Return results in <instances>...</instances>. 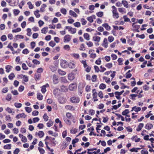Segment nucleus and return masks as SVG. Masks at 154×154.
Returning a JSON list of instances; mask_svg holds the SVG:
<instances>
[{
	"mask_svg": "<svg viewBox=\"0 0 154 154\" xmlns=\"http://www.w3.org/2000/svg\"><path fill=\"white\" fill-rule=\"evenodd\" d=\"M112 17L114 18L118 19L119 17V14L117 12V9L114 6L112 7Z\"/></svg>",
	"mask_w": 154,
	"mask_h": 154,
	"instance_id": "1",
	"label": "nucleus"
},
{
	"mask_svg": "<svg viewBox=\"0 0 154 154\" xmlns=\"http://www.w3.org/2000/svg\"><path fill=\"white\" fill-rule=\"evenodd\" d=\"M6 1L9 4V5L14 6L18 4L19 0H6Z\"/></svg>",
	"mask_w": 154,
	"mask_h": 154,
	"instance_id": "2",
	"label": "nucleus"
},
{
	"mask_svg": "<svg viewBox=\"0 0 154 154\" xmlns=\"http://www.w3.org/2000/svg\"><path fill=\"white\" fill-rule=\"evenodd\" d=\"M70 100L71 102L73 103H77L79 102L80 99L78 97L73 96L70 98Z\"/></svg>",
	"mask_w": 154,
	"mask_h": 154,
	"instance_id": "3",
	"label": "nucleus"
},
{
	"mask_svg": "<svg viewBox=\"0 0 154 154\" xmlns=\"http://www.w3.org/2000/svg\"><path fill=\"white\" fill-rule=\"evenodd\" d=\"M124 92V90H122L120 92L118 91L115 92L114 94L116 95V98L118 100H121V97L119 96L121 95Z\"/></svg>",
	"mask_w": 154,
	"mask_h": 154,
	"instance_id": "4",
	"label": "nucleus"
},
{
	"mask_svg": "<svg viewBox=\"0 0 154 154\" xmlns=\"http://www.w3.org/2000/svg\"><path fill=\"white\" fill-rule=\"evenodd\" d=\"M77 86L75 83H72L69 85V88L70 91H73L76 88Z\"/></svg>",
	"mask_w": 154,
	"mask_h": 154,
	"instance_id": "5",
	"label": "nucleus"
},
{
	"mask_svg": "<svg viewBox=\"0 0 154 154\" xmlns=\"http://www.w3.org/2000/svg\"><path fill=\"white\" fill-rule=\"evenodd\" d=\"M49 87V85L47 83L45 85H44L41 87V91L44 94L46 91V88H48Z\"/></svg>",
	"mask_w": 154,
	"mask_h": 154,
	"instance_id": "6",
	"label": "nucleus"
},
{
	"mask_svg": "<svg viewBox=\"0 0 154 154\" xmlns=\"http://www.w3.org/2000/svg\"><path fill=\"white\" fill-rule=\"evenodd\" d=\"M88 150L87 153L88 154H97V152L96 151H94L93 152H91V151H93L94 150H96L97 149L96 148H92V149H87Z\"/></svg>",
	"mask_w": 154,
	"mask_h": 154,
	"instance_id": "7",
	"label": "nucleus"
},
{
	"mask_svg": "<svg viewBox=\"0 0 154 154\" xmlns=\"http://www.w3.org/2000/svg\"><path fill=\"white\" fill-rule=\"evenodd\" d=\"M96 19V16L95 15H92L88 17L87 18V19L88 21L90 23H92L93 22V19Z\"/></svg>",
	"mask_w": 154,
	"mask_h": 154,
	"instance_id": "8",
	"label": "nucleus"
},
{
	"mask_svg": "<svg viewBox=\"0 0 154 154\" xmlns=\"http://www.w3.org/2000/svg\"><path fill=\"white\" fill-rule=\"evenodd\" d=\"M135 23H133L132 24V26L133 28H134V30L137 32H139L140 31L138 30V29L140 27V26L135 24Z\"/></svg>",
	"mask_w": 154,
	"mask_h": 154,
	"instance_id": "9",
	"label": "nucleus"
},
{
	"mask_svg": "<svg viewBox=\"0 0 154 154\" xmlns=\"http://www.w3.org/2000/svg\"><path fill=\"white\" fill-rule=\"evenodd\" d=\"M26 116L25 115L24 113H20L17 115L16 116V118L17 119H19L20 118H25L26 117Z\"/></svg>",
	"mask_w": 154,
	"mask_h": 154,
	"instance_id": "10",
	"label": "nucleus"
},
{
	"mask_svg": "<svg viewBox=\"0 0 154 154\" xmlns=\"http://www.w3.org/2000/svg\"><path fill=\"white\" fill-rule=\"evenodd\" d=\"M153 127L152 125L150 123H147L145 126V128L147 130H150Z\"/></svg>",
	"mask_w": 154,
	"mask_h": 154,
	"instance_id": "11",
	"label": "nucleus"
},
{
	"mask_svg": "<svg viewBox=\"0 0 154 154\" xmlns=\"http://www.w3.org/2000/svg\"><path fill=\"white\" fill-rule=\"evenodd\" d=\"M19 76L21 78H23V80L25 82H27L28 81L29 79L27 76L21 74L19 75Z\"/></svg>",
	"mask_w": 154,
	"mask_h": 154,
	"instance_id": "12",
	"label": "nucleus"
},
{
	"mask_svg": "<svg viewBox=\"0 0 154 154\" xmlns=\"http://www.w3.org/2000/svg\"><path fill=\"white\" fill-rule=\"evenodd\" d=\"M60 91V90H59L58 88H55L53 90V94L55 96H58L59 95Z\"/></svg>",
	"mask_w": 154,
	"mask_h": 154,
	"instance_id": "13",
	"label": "nucleus"
},
{
	"mask_svg": "<svg viewBox=\"0 0 154 154\" xmlns=\"http://www.w3.org/2000/svg\"><path fill=\"white\" fill-rule=\"evenodd\" d=\"M53 82L54 84H57L58 82V77L55 75H54L53 76Z\"/></svg>",
	"mask_w": 154,
	"mask_h": 154,
	"instance_id": "14",
	"label": "nucleus"
},
{
	"mask_svg": "<svg viewBox=\"0 0 154 154\" xmlns=\"http://www.w3.org/2000/svg\"><path fill=\"white\" fill-rule=\"evenodd\" d=\"M58 101L61 104L63 103L66 101V99L63 97H60L58 99Z\"/></svg>",
	"mask_w": 154,
	"mask_h": 154,
	"instance_id": "15",
	"label": "nucleus"
},
{
	"mask_svg": "<svg viewBox=\"0 0 154 154\" xmlns=\"http://www.w3.org/2000/svg\"><path fill=\"white\" fill-rule=\"evenodd\" d=\"M71 39L70 35H66L64 37V42H69L70 40Z\"/></svg>",
	"mask_w": 154,
	"mask_h": 154,
	"instance_id": "16",
	"label": "nucleus"
},
{
	"mask_svg": "<svg viewBox=\"0 0 154 154\" xmlns=\"http://www.w3.org/2000/svg\"><path fill=\"white\" fill-rule=\"evenodd\" d=\"M131 139L133 140H134V141L136 142H139L140 140V138H137V135L133 136Z\"/></svg>",
	"mask_w": 154,
	"mask_h": 154,
	"instance_id": "17",
	"label": "nucleus"
},
{
	"mask_svg": "<svg viewBox=\"0 0 154 154\" xmlns=\"http://www.w3.org/2000/svg\"><path fill=\"white\" fill-rule=\"evenodd\" d=\"M143 126L144 124L143 123H140L136 129V131H139L141 130L142 128L143 127Z\"/></svg>",
	"mask_w": 154,
	"mask_h": 154,
	"instance_id": "18",
	"label": "nucleus"
},
{
	"mask_svg": "<svg viewBox=\"0 0 154 154\" xmlns=\"http://www.w3.org/2000/svg\"><path fill=\"white\" fill-rule=\"evenodd\" d=\"M65 108L68 110H75V109L72 106L70 105H66L65 106Z\"/></svg>",
	"mask_w": 154,
	"mask_h": 154,
	"instance_id": "19",
	"label": "nucleus"
},
{
	"mask_svg": "<svg viewBox=\"0 0 154 154\" xmlns=\"http://www.w3.org/2000/svg\"><path fill=\"white\" fill-rule=\"evenodd\" d=\"M102 26L104 27L107 30H109L111 29V27L109 26L108 23H105L102 25Z\"/></svg>",
	"mask_w": 154,
	"mask_h": 154,
	"instance_id": "20",
	"label": "nucleus"
},
{
	"mask_svg": "<svg viewBox=\"0 0 154 154\" xmlns=\"http://www.w3.org/2000/svg\"><path fill=\"white\" fill-rule=\"evenodd\" d=\"M118 11L120 12H121L122 13H125L126 12V9L123 8H118Z\"/></svg>",
	"mask_w": 154,
	"mask_h": 154,
	"instance_id": "21",
	"label": "nucleus"
},
{
	"mask_svg": "<svg viewBox=\"0 0 154 154\" xmlns=\"http://www.w3.org/2000/svg\"><path fill=\"white\" fill-rule=\"evenodd\" d=\"M61 90L63 92H66L68 91V88L66 86L62 85L61 87Z\"/></svg>",
	"mask_w": 154,
	"mask_h": 154,
	"instance_id": "22",
	"label": "nucleus"
},
{
	"mask_svg": "<svg viewBox=\"0 0 154 154\" xmlns=\"http://www.w3.org/2000/svg\"><path fill=\"white\" fill-rule=\"evenodd\" d=\"M68 79L69 80H72L74 79L73 75L72 73H69L68 75Z\"/></svg>",
	"mask_w": 154,
	"mask_h": 154,
	"instance_id": "23",
	"label": "nucleus"
},
{
	"mask_svg": "<svg viewBox=\"0 0 154 154\" xmlns=\"http://www.w3.org/2000/svg\"><path fill=\"white\" fill-rule=\"evenodd\" d=\"M67 62L65 60H62V62L60 63L61 66L63 68H66V66L65 64H67Z\"/></svg>",
	"mask_w": 154,
	"mask_h": 154,
	"instance_id": "24",
	"label": "nucleus"
},
{
	"mask_svg": "<svg viewBox=\"0 0 154 154\" xmlns=\"http://www.w3.org/2000/svg\"><path fill=\"white\" fill-rule=\"evenodd\" d=\"M122 4L126 8H128V2L126 0H122Z\"/></svg>",
	"mask_w": 154,
	"mask_h": 154,
	"instance_id": "25",
	"label": "nucleus"
},
{
	"mask_svg": "<svg viewBox=\"0 0 154 154\" xmlns=\"http://www.w3.org/2000/svg\"><path fill=\"white\" fill-rule=\"evenodd\" d=\"M37 98L39 100H42L43 99V96L41 93H38L37 94Z\"/></svg>",
	"mask_w": 154,
	"mask_h": 154,
	"instance_id": "26",
	"label": "nucleus"
},
{
	"mask_svg": "<svg viewBox=\"0 0 154 154\" xmlns=\"http://www.w3.org/2000/svg\"><path fill=\"white\" fill-rule=\"evenodd\" d=\"M84 37L85 39L87 40H89L90 39V36L87 33H85L84 34Z\"/></svg>",
	"mask_w": 154,
	"mask_h": 154,
	"instance_id": "27",
	"label": "nucleus"
},
{
	"mask_svg": "<svg viewBox=\"0 0 154 154\" xmlns=\"http://www.w3.org/2000/svg\"><path fill=\"white\" fill-rule=\"evenodd\" d=\"M11 144H8L4 146V148L5 149H11Z\"/></svg>",
	"mask_w": 154,
	"mask_h": 154,
	"instance_id": "28",
	"label": "nucleus"
},
{
	"mask_svg": "<svg viewBox=\"0 0 154 154\" xmlns=\"http://www.w3.org/2000/svg\"><path fill=\"white\" fill-rule=\"evenodd\" d=\"M69 13L70 15L75 17H77V14L73 11L72 10H70L69 11Z\"/></svg>",
	"mask_w": 154,
	"mask_h": 154,
	"instance_id": "29",
	"label": "nucleus"
},
{
	"mask_svg": "<svg viewBox=\"0 0 154 154\" xmlns=\"http://www.w3.org/2000/svg\"><path fill=\"white\" fill-rule=\"evenodd\" d=\"M128 43L131 45H133L135 44V42L133 41L131 39H129L127 41Z\"/></svg>",
	"mask_w": 154,
	"mask_h": 154,
	"instance_id": "30",
	"label": "nucleus"
},
{
	"mask_svg": "<svg viewBox=\"0 0 154 154\" xmlns=\"http://www.w3.org/2000/svg\"><path fill=\"white\" fill-rule=\"evenodd\" d=\"M12 67V66L10 65H7L5 67V68L6 69V71L7 72H9L11 68Z\"/></svg>",
	"mask_w": 154,
	"mask_h": 154,
	"instance_id": "31",
	"label": "nucleus"
},
{
	"mask_svg": "<svg viewBox=\"0 0 154 154\" xmlns=\"http://www.w3.org/2000/svg\"><path fill=\"white\" fill-rule=\"evenodd\" d=\"M47 5L45 4H44L41 6V7L40 8V11L41 12H43L45 11V8L46 7Z\"/></svg>",
	"mask_w": 154,
	"mask_h": 154,
	"instance_id": "32",
	"label": "nucleus"
},
{
	"mask_svg": "<svg viewBox=\"0 0 154 154\" xmlns=\"http://www.w3.org/2000/svg\"><path fill=\"white\" fill-rule=\"evenodd\" d=\"M93 39L94 41L98 42H99L100 39V37L99 36H94L93 37Z\"/></svg>",
	"mask_w": 154,
	"mask_h": 154,
	"instance_id": "33",
	"label": "nucleus"
},
{
	"mask_svg": "<svg viewBox=\"0 0 154 154\" xmlns=\"http://www.w3.org/2000/svg\"><path fill=\"white\" fill-rule=\"evenodd\" d=\"M39 11V10H37L34 12V14L37 18H38L40 17V15L38 13Z\"/></svg>",
	"mask_w": 154,
	"mask_h": 154,
	"instance_id": "34",
	"label": "nucleus"
},
{
	"mask_svg": "<svg viewBox=\"0 0 154 154\" xmlns=\"http://www.w3.org/2000/svg\"><path fill=\"white\" fill-rule=\"evenodd\" d=\"M106 85L103 83H101L99 86V88L103 90L106 88Z\"/></svg>",
	"mask_w": 154,
	"mask_h": 154,
	"instance_id": "35",
	"label": "nucleus"
},
{
	"mask_svg": "<svg viewBox=\"0 0 154 154\" xmlns=\"http://www.w3.org/2000/svg\"><path fill=\"white\" fill-rule=\"evenodd\" d=\"M38 135L39 137L41 138L43 137L44 134L43 131H40L38 133Z\"/></svg>",
	"mask_w": 154,
	"mask_h": 154,
	"instance_id": "36",
	"label": "nucleus"
},
{
	"mask_svg": "<svg viewBox=\"0 0 154 154\" xmlns=\"http://www.w3.org/2000/svg\"><path fill=\"white\" fill-rule=\"evenodd\" d=\"M130 96L131 97L130 98L133 100L134 101L136 100L135 97L137 96V94H131L130 95Z\"/></svg>",
	"mask_w": 154,
	"mask_h": 154,
	"instance_id": "37",
	"label": "nucleus"
},
{
	"mask_svg": "<svg viewBox=\"0 0 154 154\" xmlns=\"http://www.w3.org/2000/svg\"><path fill=\"white\" fill-rule=\"evenodd\" d=\"M68 66L70 68L73 69L75 67V65L74 63L71 62L68 64Z\"/></svg>",
	"mask_w": 154,
	"mask_h": 154,
	"instance_id": "38",
	"label": "nucleus"
},
{
	"mask_svg": "<svg viewBox=\"0 0 154 154\" xmlns=\"http://www.w3.org/2000/svg\"><path fill=\"white\" fill-rule=\"evenodd\" d=\"M11 99V94H8L6 97V100L8 101H10Z\"/></svg>",
	"mask_w": 154,
	"mask_h": 154,
	"instance_id": "39",
	"label": "nucleus"
},
{
	"mask_svg": "<svg viewBox=\"0 0 154 154\" xmlns=\"http://www.w3.org/2000/svg\"><path fill=\"white\" fill-rule=\"evenodd\" d=\"M15 77V75L13 73H11L9 75L8 78L9 79L12 80Z\"/></svg>",
	"mask_w": 154,
	"mask_h": 154,
	"instance_id": "40",
	"label": "nucleus"
},
{
	"mask_svg": "<svg viewBox=\"0 0 154 154\" xmlns=\"http://www.w3.org/2000/svg\"><path fill=\"white\" fill-rule=\"evenodd\" d=\"M129 111L128 109H126L122 112V114L123 116H126L127 114L129 113Z\"/></svg>",
	"mask_w": 154,
	"mask_h": 154,
	"instance_id": "41",
	"label": "nucleus"
},
{
	"mask_svg": "<svg viewBox=\"0 0 154 154\" xmlns=\"http://www.w3.org/2000/svg\"><path fill=\"white\" fill-rule=\"evenodd\" d=\"M96 15L99 17H102L103 15V12L100 11L96 13Z\"/></svg>",
	"mask_w": 154,
	"mask_h": 154,
	"instance_id": "42",
	"label": "nucleus"
},
{
	"mask_svg": "<svg viewBox=\"0 0 154 154\" xmlns=\"http://www.w3.org/2000/svg\"><path fill=\"white\" fill-rule=\"evenodd\" d=\"M25 110L27 112L30 113L32 111V109L31 107H26L25 108Z\"/></svg>",
	"mask_w": 154,
	"mask_h": 154,
	"instance_id": "43",
	"label": "nucleus"
},
{
	"mask_svg": "<svg viewBox=\"0 0 154 154\" xmlns=\"http://www.w3.org/2000/svg\"><path fill=\"white\" fill-rule=\"evenodd\" d=\"M58 72L61 75H65L66 74V72L65 71L60 69L58 70Z\"/></svg>",
	"mask_w": 154,
	"mask_h": 154,
	"instance_id": "44",
	"label": "nucleus"
},
{
	"mask_svg": "<svg viewBox=\"0 0 154 154\" xmlns=\"http://www.w3.org/2000/svg\"><path fill=\"white\" fill-rule=\"evenodd\" d=\"M61 81L62 82L64 83H66L67 81L65 77H63L61 78Z\"/></svg>",
	"mask_w": 154,
	"mask_h": 154,
	"instance_id": "45",
	"label": "nucleus"
},
{
	"mask_svg": "<svg viewBox=\"0 0 154 154\" xmlns=\"http://www.w3.org/2000/svg\"><path fill=\"white\" fill-rule=\"evenodd\" d=\"M8 90V87H5L2 89V93H7Z\"/></svg>",
	"mask_w": 154,
	"mask_h": 154,
	"instance_id": "46",
	"label": "nucleus"
},
{
	"mask_svg": "<svg viewBox=\"0 0 154 154\" xmlns=\"http://www.w3.org/2000/svg\"><path fill=\"white\" fill-rule=\"evenodd\" d=\"M14 106L17 108H20L22 106V104L18 103H14Z\"/></svg>",
	"mask_w": 154,
	"mask_h": 154,
	"instance_id": "47",
	"label": "nucleus"
},
{
	"mask_svg": "<svg viewBox=\"0 0 154 154\" xmlns=\"http://www.w3.org/2000/svg\"><path fill=\"white\" fill-rule=\"evenodd\" d=\"M117 61L119 63V65H123V63H122V62L123 61V59L122 58H119Z\"/></svg>",
	"mask_w": 154,
	"mask_h": 154,
	"instance_id": "48",
	"label": "nucleus"
},
{
	"mask_svg": "<svg viewBox=\"0 0 154 154\" xmlns=\"http://www.w3.org/2000/svg\"><path fill=\"white\" fill-rule=\"evenodd\" d=\"M38 149L39 151L41 154H43L44 153L45 151L43 148H40V147H38Z\"/></svg>",
	"mask_w": 154,
	"mask_h": 154,
	"instance_id": "49",
	"label": "nucleus"
},
{
	"mask_svg": "<svg viewBox=\"0 0 154 154\" xmlns=\"http://www.w3.org/2000/svg\"><path fill=\"white\" fill-rule=\"evenodd\" d=\"M43 117L45 121H47L48 120L49 117L46 113L44 114L43 116Z\"/></svg>",
	"mask_w": 154,
	"mask_h": 154,
	"instance_id": "50",
	"label": "nucleus"
},
{
	"mask_svg": "<svg viewBox=\"0 0 154 154\" xmlns=\"http://www.w3.org/2000/svg\"><path fill=\"white\" fill-rule=\"evenodd\" d=\"M48 29V27H46L42 28L41 30V32L42 33L45 34L47 32V30Z\"/></svg>",
	"mask_w": 154,
	"mask_h": 154,
	"instance_id": "51",
	"label": "nucleus"
},
{
	"mask_svg": "<svg viewBox=\"0 0 154 154\" xmlns=\"http://www.w3.org/2000/svg\"><path fill=\"white\" fill-rule=\"evenodd\" d=\"M14 14L15 16H17L18 14L20 12V11L18 9H14L13 10Z\"/></svg>",
	"mask_w": 154,
	"mask_h": 154,
	"instance_id": "52",
	"label": "nucleus"
},
{
	"mask_svg": "<svg viewBox=\"0 0 154 154\" xmlns=\"http://www.w3.org/2000/svg\"><path fill=\"white\" fill-rule=\"evenodd\" d=\"M105 66L108 69H110L112 67V63H109L106 64Z\"/></svg>",
	"mask_w": 154,
	"mask_h": 154,
	"instance_id": "53",
	"label": "nucleus"
},
{
	"mask_svg": "<svg viewBox=\"0 0 154 154\" xmlns=\"http://www.w3.org/2000/svg\"><path fill=\"white\" fill-rule=\"evenodd\" d=\"M31 30L30 28H28L27 29V35L29 36H30L32 34L31 32Z\"/></svg>",
	"mask_w": 154,
	"mask_h": 154,
	"instance_id": "54",
	"label": "nucleus"
},
{
	"mask_svg": "<svg viewBox=\"0 0 154 154\" xmlns=\"http://www.w3.org/2000/svg\"><path fill=\"white\" fill-rule=\"evenodd\" d=\"M53 123L52 121L50 120L47 123V125L48 127H50L53 125Z\"/></svg>",
	"mask_w": 154,
	"mask_h": 154,
	"instance_id": "55",
	"label": "nucleus"
},
{
	"mask_svg": "<svg viewBox=\"0 0 154 154\" xmlns=\"http://www.w3.org/2000/svg\"><path fill=\"white\" fill-rule=\"evenodd\" d=\"M71 55L75 59H78L79 57V55L78 54H71Z\"/></svg>",
	"mask_w": 154,
	"mask_h": 154,
	"instance_id": "56",
	"label": "nucleus"
},
{
	"mask_svg": "<svg viewBox=\"0 0 154 154\" xmlns=\"http://www.w3.org/2000/svg\"><path fill=\"white\" fill-rule=\"evenodd\" d=\"M103 79L105 80V82L107 83H109L110 82V78H107V77L104 76L103 77Z\"/></svg>",
	"mask_w": 154,
	"mask_h": 154,
	"instance_id": "57",
	"label": "nucleus"
},
{
	"mask_svg": "<svg viewBox=\"0 0 154 154\" xmlns=\"http://www.w3.org/2000/svg\"><path fill=\"white\" fill-rule=\"evenodd\" d=\"M66 116L67 118L69 119H70L72 116V114L69 112H67L66 113Z\"/></svg>",
	"mask_w": 154,
	"mask_h": 154,
	"instance_id": "58",
	"label": "nucleus"
},
{
	"mask_svg": "<svg viewBox=\"0 0 154 154\" xmlns=\"http://www.w3.org/2000/svg\"><path fill=\"white\" fill-rule=\"evenodd\" d=\"M49 140V142L51 146H54L56 145V141L52 140Z\"/></svg>",
	"mask_w": 154,
	"mask_h": 154,
	"instance_id": "59",
	"label": "nucleus"
},
{
	"mask_svg": "<svg viewBox=\"0 0 154 154\" xmlns=\"http://www.w3.org/2000/svg\"><path fill=\"white\" fill-rule=\"evenodd\" d=\"M63 119L65 122L66 123V124H70L71 123V121H70L69 119L67 118H66L65 117L64 118H63Z\"/></svg>",
	"mask_w": 154,
	"mask_h": 154,
	"instance_id": "60",
	"label": "nucleus"
},
{
	"mask_svg": "<svg viewBox=\"0 0 154 154\" xmlns=\"http://www.w3.org/2000/svg\"><path fill=\"white\" fill-rule=\"evenodd\" d=\"M81 22L82 25H85L87 23L86 20L84 18H82L81 19Z\"/></svg>",
	"mask_w": 154,
	"mask_h": 154,
	"instance_id": "61",
	"label": "nucleus"
},
{
	"mask_svg": "<svg viewBox=\"0 0 154 154\" xmlns=\"http://www.w3.org/2000/svg\"><path fill=\"white\" fill-rule=\"evenodd\" d=\"M27 5H29V8L30 9L33 8L34 6L32 4L31 2H29L27 3Z\"/></svg>",
	"mask_w": 154,
	"mask_h": 154,
	"instance_id": "62",
	"label": "nucleus"
},
{
	"mask_svg": "<svg viewBox=\"0 0 154 154\" xmlns=\"http://www.w3.org/2000/svg\"><path fill=\"white\" fill-rule=\"evenodd\" d=\"M81 62L83 65L84 67L85 68H86L88 66L86 60H82Z\"/></svg>",
	"mask_w": 154,
	"mask_h": 154,
	"instance_id": "63",
	"label": "nucleus"
},
{
	"mask_svg": "<svg viewBox=\"0 0 154 154\" xmlns=\"http://www.w3.org/2000/svg\"><path fill=\"white\" fill-rule=\"evenodd\" d=\"M1 39L3 42L5 41L7 39V37L5 35H2L1 37Z\"/></svg>",
	"mask_w": 154,
	"mask_h": 154,
	"instance_id": "64",
	"label": "nucleus"
}]
</instances>
